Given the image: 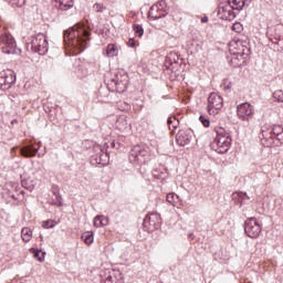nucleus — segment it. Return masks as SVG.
<instances>
[{"instance_id": "obj_1", "label": "nucleus", "mask_w": 283, "mask_h": 283, "mask_svg": "<svg viewBox=\"0 0 283 283\" xmlns=\"http://www.w3.org/2000/svg\"><path fill=\"white\" fill-rule=\"evenodd\" d=\"M91 34L85 24L78 23L64 32V43L69 48L83 52L87 48Z\"/></svg>"}, {"instance_id": "obj_2", "label": "nucleus", "mask_w": 283, "mask_h": 283, "mask_svg": "<svg viewBox=\"0 0 283 283\" xmlns=\"http://www.w3.org/2000/svg\"><path fill=\"white\" fill-rule=\"evenodd\" d=\"M229 4H221L218 10V17L222 21H233L235 12L233 10H244L245 6L251 3V0H228Z\"/></svg>"}, {"instance_id": "obj_3", "label": "nucleus", "mask_w": 283, "mask_h": 283, "mask_svg": "<svg viewBox=\"0 0 283 283\" xmlns=\"http://www.w3.org/2000/svg\"><path fill=\"white\" fill-rule=\"evenodd\" d=\"M214 132L217 136L210 144L211 149L217 154H227L231 147V136L222 127L214 128Z\"/></svg>"}, {"instance_id": "obj_4", "label": "nucleus", "mask_w": 283, "mask_h": 283, "mask_svg": "<svg viewBox=\"0 0 283 283\" xmlns=\"http://www.w3.org/2000/svg\"><path fill=\"white\" fill-rule=\"evenodd\" d=\"M150 147L149 146H145V147L135 146L129 155L130 163H138L139 165H143V163H145V158H147V156H151V154H154L155 151H158V146L156 144L150 145Z\"/></svg>"}, {"instance_id": "obj_5", "label": "nucleus", "mask_w": 283, "mask_h": 283, "mask_svg": "<svg viewBox=\"0 0 283 283\" xmlns=\"http://www.w3.org/2000/svg\"><path fill=\"white\" fill-rule=\"evenodd\" d=\"M28 48L31 49V52L45 54L48 52V38L43 33H39L31 38Z\"/></svg>"}, {"instance_id": "obj_6", "label": "nucleus", "mask_w": 283, "mask_h": 283, "mask_svg": "<svg viewBox=\"0 0 283 283\" xmlns=\"http://www.w3.org/2000/svg\"><path fill=\"white\" fill-rule=\"evenodd\" d=\"M244 231L248 238H252L256 240L260 238V233H262V224L255 218H249L244 222Z\"/></svg>"}, {"instance_id": "obj_7", "label": "nucleus", "mask_w": 283, "mask_h": 283, "mask_svg": "<svg viewBox=\"0 0 283 283\" xmlns=\"http://www.w3.org/2000/svg\"><path fill=\"white\" fill-rule=\"evenodd\" d=\"M222 105H224L222 96L217 93H211L208 97V114L216 116V114L222 109Z\"/></svg>"}, {"instance_id": "obj_8", "label": "nucleus", "mask_w": 283, "mask_h": 283, "mask_svg": "<svg viewBox=\"0 0 283 283\" xmlns=\"http://www.w3.org/2000/svg\"><path fill=\"white\" fill-rule=\"evenodd\" d=\"M255 109L251 103H242L237 106V116L239 120L243 123H249L253 117Z\"/></svg>"}, {"instance_id": "obj_9", "label": "nucleus", "mask_w": 283, "mask_h": 283, "mask_svg": "<svg viewBox=\"0 0 283 283\" xmlns=\"http://www.w3.org/2000/svg\"><path fill=\"white\" fill-rule=\"evenodd\" d=\"M0 45L3 54H14V49L17 48V42L10 33H3L0 35Z\"/></svg>"}, {"instance_id": "obj_10", "label": "nucleus", "mask_w": 283, "mask_h": 283, "mask_svg": "<svg viewBox=\"0 0 283 283\" xmlns=\"http://www.w3.org/2000/svg\"><path fill=\"white\" fill-rule=\"evenodd\" d=\"M229 52L230 54H247V56H249L251 54V49H249V46H247V42L242 40H232L229 43Z\"/></svg>"}, {"instance_id": "obj_11", "label": "nucleus", "mask_w": 283, "mask_h": 283, "mask_svg": "<svg viewBox=\"0 0 283 283\" xmlns=\"http://www.w3.org/2000/svg\"><path fill=\"white\" fill-rule=\"evenodd\" d=\"M103 283H123V274L118 270H104L101 272Z\"/></svg>"}, {"instance_id": "obj_12", "label": "nucleus", "mask_w": 283, "mask_h": 283, "mask_svg": "<svg viewBox=\"0 0 283 283\" xmlns=\"http://www.w3.org/2000/svg\"><path fill=\"white\" fill-rule=\"evenodd\" d=\"M149 19H163V17H167V2L165 0L159 1L158 3L154 4L149 12Z\"/></svg>"}, {"instance_id": "obj_13", "label": "nucleus", "mask_w": 283, "mask_h": 283, "mask_svg": "<svg viewBox=\"0 0 283 283\" xmlns=\"http://www.w3.org/2000/svg\"><path fill=\"white\" fill-rule=\"evenodd\" d=\"M143 224L146 231H156L160 227V214L151 213L146 216Z\"/></svg>"}, {"instance_id": "obj_14", "label": "nucleus", "mask_w": 283, "mask_h": 283, "mask_svg": "<svg viewBox=\"0 0 283 283\" xmlns=\"http://www.w3.org/2000/svg\"><path fill=\"white\" fill-rule=\"evenodd\" d=\"M21 182H22V187H24V189H28L29 191H34V189L36 188L38 179H36V177H34V174L24 171L21 175Z\"/></svg>"}, {"instance_id": "obj_15", "label": "nucleus", "mask_w": 283, "mask_h": 283, "mask_svg": "<svg viewBox=\"0 0 283 283\" xmlns=\"http://www.w3.org/2000/svg\"><path fill=\"white\" fill-rule=\"evenodd\" d=\"M228 59L232 67H242V65H247V61H249V55L234 53V54H230Z\"/></svg>"}, {"instance_id": "obj_16", "label": "nucleus", "mask_w": 283, "mask_h": 283, "mask_svg": "<svg viewBox=\"0 0 283 283\" xmlns=\"http://www.w3.org/2000/svg\"><path fill=\"white\" fill-rule=\"evenodd\" d=\"M17 78L10 74L6 76H0V90H10L14 85Z\"/></svg>"}, {"instance_id": "obj_17", "label": "nucleus", "mask_w": 283, "mask_h": 283, "mask_svg": "<svg viewBox=\"0 0 283 283\" xmlns=\"http://www.w3.org/2000/svg\"><path fill=\"white\" fill-rule=\"evenodd\" d=\"M177 145L180 147H186V145H189L191 143V135H189L187 132L181 130L177 135Z\"/></svg>"}, {"instance_id": "obj_18", "label": "nucleus", "mask_w": 283, "mask_h": 283, "mask_svg": "<svg viewBox=\"0 0 283 283\" xmlns=\"http://www.w3.org/2000/svg\"><path fill=\"white\" fill-rule=\"evenodd\" d=\"M166 200L169 202V205H172V207H177V209L182 207V199H180V197L174 192L168 193Z\"/></svg>"}, {"instance_id": "obj_19", "label": "nucleus", "mask_w": 283, "mask_h": 283, "mask_svg": "<svg viewBox=\"0 0 283 283\" xmlns=\"http://www.w3.org/2000/svg\"><path fill=\"white\" fill-rule=\"evenodd\" d=\"M128 83H129V81L127 80V75H123V78L117 77L115 80V85H116L117 92H119V94H123V92H125V90H127Z\"/></svg>"}, {"instance_id": "obj_20", "label": "nucleus", "mask_w": 283, "mask_h": 283, "mask_svg": "<svg viewBox=\"0 0 283 283\" xmlns=\"http://www.w3.org/2000/svg\"><path fill=\"white\" fill-rule=\"evenodd\" d=\"M36 151H39V147L34 148V146H25L20 149V154L21 156H24V158H34Z\"/></svg>"}, {"instance_id": "obj_21", "label": "nucleus", "mask_w": 283, "mask_h": 283, "mask_svg": "<svg viewBox=\"0 0 283 283\" xmlns=\"http://www.w3.org/2000/svg\"><path fill=\"white\" fill-rule=\"evenodd\" d=\"M94 227H107L109 224V219L105 216H96L93 221Z\"/></svg>"}, {"instance_id": "obj_22", "label": "nucleus", "mask_w": 283, "mask_h": 283, "mask_svg": "<svg viewBox=\"0 0 283 283\" xmlns=\"http://www.w3.org/2000/svg\"><path fill=\"white\" fill-rule=\"evenodd\" d=\"M116 128L119 129V132H127V129H129V122H127V118L119 117L116 120Z\"/></svg>"}, {"instance_id": "obj_23", "label": "nucleus", "mask_w": 283, "mask_h": 283, "mask_svg": "<svg viewBox=\"0 0 283 283\" xmlns=\"http://www.w3.org/2000/svg\"><path fill=\"white\" fill-rule=\"evenodd\" d=\"M106 55L108 59H114V56H118V45L111 43L106 48Z\"/></svg>"}, {"instance_id": "obj_24", "label": "nucleus", "mask_w": 283, "mask_h": 283, "mask_svg": "<svg viewBox=\"0 0 283 283\" xmlns=\"http://www.w3.org/2000/svg\"><path fill=\"white\" fill-rule=\"evenodd\" d=\"M60 10H70V8L74 7V2L72 0H55Z\"/></svg>"}, {"instance_id": "obj_25", "label": "nucleus", "mask_w": 283, "mask_h": 283, "mask_svg": "<svg viewBox=\"0 0 283 283\" xmlns=\"http://www.w3.org/2000/svg\"><path fill=\"white\" fill-rule=\"evenodd\" d=\"M23 242H30L32 240V230L30 228H23L21 231Z\"/></svg>"}, {"instance_id": "obj_26", "label": "nucleus", "mask_w": 283, "mask_h": 283, "mask_svg": "<svg viewBox=\"0 0 283 283\" xmlns=\"http://www.w3.org/2000/svg\"><path fill=\"white\" fill-rule=\"evenodd\" d=\"M82 240L85 242V244H94V232H84L82 234Z\"/></svg>"}, {"instance_id": "obj_27", "label": "nucleus", "mask_w": 283, "mask_h": 283, "mask_svg": "<svg viewBox=\"0 0 283 283\" xmlns=\"http://www.w3.org/2000/svg\"><path fill=\"white\" fill-rule=\"evenodd\" d=\"M133 30L136 36H138L139 39L143 36V34H145V29H143V25L140 24H134Z\"/></svg>"}, {"instance_id": "obj_28", "label": "nucleus", "mask_w": 283, "mask_h": 283, "mask_svg": "<svg viewBox=\"0 0 283 283\" xmlns=\"http://www.w3.org/2000/svg\"><path fill=\"white\" fill-rule=\"evenodd\" d=\"M30 253H33L35 260H38L39 262H43V256H40L41 255V250H36L34 248H31Z\"/></svg>"}, {"instance_id": "obj_29", "label": "nucleus", "mask_w": 283, "mask_h": 283, "mask_svg": "<svg viewBox=\"0 0 283 283\" xmlns=\"http://www.w3.org/2000/svg\"><path fill=\"white\" fill-rule=\"evenodd\" d=\"M273 97H274L275 101H277L279 103H283V91H282V90L275 91V92L273 93Z\"/></svg>"}, {"instance_id": "obj_30", "label": "nucleus", "mask_w": 283, "mask_h": 283, "mask_svg": "<svg viewBox=\"0 0 283 283\" xmlns=\"http://www.w3.org/2000/svg\"><path fill=\"white\" fill-rule=\"evenodd\" d=\"M93 10H95V12H105V6L103 3H95Z\"/></svg>"}, {"instance_id": "obj_31", "label": "nucleus", "mask_w": 283, "mask_h": 283, "mask_svg": "<svg viewBox=\"0 0 283 283\" xmlns=\"http://www.w3.org/2000/svg\"><path fill=\"white\" fill-rule=\"evenodd\" d=\"M54 221H52V220H46V221H44L43 223H42V227H43V229H53V227H54Z\"/></svg>"}, {"instance_id": "obj_32", "label": "nucleus", "mask_w": 283, "mask_h": 283, "mask_svg": "<svg viewBox=\"0 0 283 283\" xmlns=\"http://www.w3.org/2000/svg\"><path fill=\"white\" fill-rule=\"evenodd\" d=\"M199 120L202 123L203 127H209V125H211V122H209V119L205 116H200Z\"/></svg>"}, {"instance_id": "obj_33", "label": "nucleus", "mask_w": 283, "mask_h": 283, "mask_svg": "<svg viewBox=\"0 0 283 283\" xmlns=\"http://www.w3.org/2000/svg\"><path fill=\"white\" fill-rule=\"evenodd\" d=\"M13 3L18 6V8H23V6H25V0H13Z\"/></svg>"}, {"instance_id": "obj_34", "label": "nucleus", "mask_w": 283, "mask_h": 283, "mask_svg": "<svg viewBox=\"0 0 283 283\" xmlns=\"http://www.w3.org/2000/svg\"><path fill=\"white\" fill-rule=\"evenodd\" d=\"M232 85L233 84L231 83V81H229V80L223 81L224 90H231Z\"/></svg>"}, {"instance_id": "obj_35", "label": "nucleus", "mask_w": 283, "mask_h": 283, "mask_svg": "<svg viewBox=\"0 0 283 283\" xmlns=\"http://www.w3.org/2000/svg\"><path fill=\"white\" fill-rule=\"evenodd\" d=\"M232 30H233V32H238V30H242V24H240V23H234V24L232 25Z\"/></svg>"}, {"instance_id": "obj_36", "label": "nucleus", "mask_w": 283, "mask_h": 283, "mask_svg": "<svg viewBox=\"0 0 283 283\" xmlns=\"http://www.w3.org/2000/svg\"><path fill=\"white\" fill-rule=\"evenodd\" d=\"M128 46L129 48H135L136 46V41H134V39H129L128 40Z\"/></svg>"}, {"instance_id": "obj_37", "label": "nucleus", "mask_w": 283, "mask_h": 283, "mask_svg": "<svg viewBox=\"0 0 283 283\" xmlns=\"http://www.w3.org/2000/svg\"><path fill=\"white\" fill-rule=\"evenodd\" d=\"M201 23H209V17L201 18Z\"/></svg>"}, {"instance_id": "obj_38", "label": "nucleus", "mask_w": 283, "mask_h": 283, "mask_svg": "<svg viewBox=\"0 0 283 283\" xmlns=\"http://www.w3.org/2000/svg\"><path fill=\"white\" fill-rule=\"evenodd\" d=\"M56 198H57V202H59V207H63V202L61 201V197H59V196H56Z\"/></svg>"}, {"instance_id": "obj_39", "label": "nucleus", "mask_w": 283, "mask_h": 283, "mask_svg": "<svg viewBox=\"0 0 283 283\" xmlns=\"http://www.w3.org/2000/svg\"><path fill=\"white\" fill-rule=\"evenodd\" d=\"M171 123H174V120H171V118L168 119V125H171Z\"/></svg>"}, {"instance_id": "obj_40", "label": "nucleus", "mask_w": 283, "mask_h": 283, "mask_svg": "<svg viewBox=\"0 0 283 283\" xmlns=\"http://www.w3.org/2000/svg\"><path fill=\"white\" fill-rule=\"evenodd\" d=\"M243 196H245V198H248V199H249V195H247V192H244V193H243Z\"/></svg>"}, {"instance_id": "obj_41", "label": "nucleus", "mask_w": 283, "mask_h": 283, "mask_svg": "<svg viewBox=\"0 0 283 283\" xmlns=\"http://www.w3.org/2000/svg\"><path fill=\"white\" fill-rule=\"evenodd\" d=\"M172 127L176 129V127H178V125L175 124Z\"/></svg>"}]
</instances>
